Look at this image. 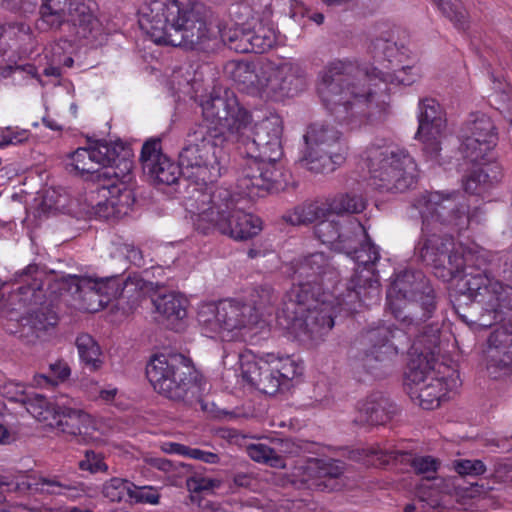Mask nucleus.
Wrapping results in <instances>:
<instances>
[{
	"mask_svg": "<svg viewBox=\"0 0 512 512\" xmlns=\"http://www.w3.org/2000/svg\"><path fill=\"white\" fill-rule=\"evenodd\" d=\"M403 336V329H393L390 326H380L367 331L365 340L372 345L369 354L380 361L384 360L386 355L396 354L399 346L394 340Z\"/></svg>",
	"mask_w": 512,
	"mask_h": 512,
	"instance_id": "obj_32",
	"label": "nucleus"
},
{
	"mask_svg": "<svg viewBox=\"0 0 512 512\" xmlns=\"http://www.w3.org/2000/svg\"><path fill=\"white\" fill-rule=\"evenodd\" d=\"M350 256L357 262L358 267L346 284V292H340L337 299L340 305L347 306V310L357 311V303L359 306H368V301L376 302L380 298L379 283L373 268L380 254L368 238Z\"/></svg>",
	"mask_w": 512,
	"mask_h": 512,
	"instance_id": "obj_13",
	"label": "nucleus"
},
{
	"mask_svg": "<svg viewBox=\"0 0 512 512\" xmlns=\"http://www.w3.org/2000/svg\"><path fill=\"white\" fill-rule=\"evenodd\" d=\"M424 322H421L417 327L408 329L402 325L406 334L410 337H415L412 350L416 357H413L409 363V371L407 372V379L409 381L419 382L425 376V369L435 368L438 362V357L441 353V327L438 322L425 325L420 331V327Z\"/></svg>",
	"mask_w": 512,
	"mask_h": 512,
	"instance_id": "obj_16",
	"label": "nucleus"
},
{
	"mask_svg": "<svg viewBox=\"0 0 512 512\" xmlns=\"http://www.w3.org/2000/svg\"><path fill=\"white\" fill-rule=\"evenodd\" d=\"M187 485L190 490L198 492L201 490H207L213 487L212 480L205 478L192 477L187 480Z\"/></svg>",
	"mask_w": 512,
	"mask_h": 512,
	"instance_id": "obj_63",
	"label": "nucleus"
},
{
	"mask_svg": "<svg viewBox=\"0 0 512 512\" xmlns=\"http://www.w3.org/2000/svg\"><path fill=\"white\" fill-rule=\"evenodd\" d=\"M451 247V239H445L438 235H432L425 239L423 242H420L416 247V250L424 262L439 268L445 267L446 256H448Z\"/></svg>",
	"mask_w": 512,
	"mask_h": 512,
	"instance_id": "obj_33",
	"label": "nucleus"
},
{
	"mask_svg": "<svg viewBox=\"0 0 512 512\" xmlns=\"http://www.w3.org/2000/svg\"><path fill=\"white\" fill-rule=\"evenodd\" d=\"M425 376L419 382L410 381L411 397L418 400V404L426 410H432L440 406L447 395V387L442 378L434 376L435 368L425 369Z\"/></svg>",
	"mask_w": 512,
	"mask_h": 512,
	"instance_id": "obj_30",
	"label": "nucleus"
},
{
	"mask_svg": "<svg viewBox=\"0 0 512 512\" xmlns=\"http://www.w3.org/2000/svg\"><path fill=\"white\" fill-rule=\"evenodd\" d=\"M246 35V29L235 27L222 32L221 38L225 45H228L230 49L236 51V47L245 44L244 38Z\"/></svg>",
	"mask_w": 512,
	"mask_h": 512,
	"instance_id": "obj_58",
	"label": "nucleus"
},
{
	"mask_svg": "<svg viewBox=\"0 0 512 512\" xmlns=\"http://www.w3.org/2000/svg\"><path fill=\"white\" fill-rule=\"evenodd\" d=\"M368 169L364 189L406 192L417 188L419 170L414 158L385 139L371 142L361 154Z\"/></svg>",
	"mask_w": 512,
	"mask_h": 512,
	"instance_id": "obj_5",
	"label": "nucleus"
},
{
	"mask_svg": "<svg viewBox=\"0 0 512 512\" xmlns=\"http://www.w3.org/2000/svg\"><path fill=\"white\" fill-rule=\"evenodd\" d=\"M312 292L310 282L293 284L287 293L283 313L286 314L291 326L307 339L321 340L334 326L333 292H323L318 296ZM337 294L335 299L338 302ZM347 311V306L343 305ZM348 312H350L348 310Z\"/></svg>",
	"mask_w": 512,
	"mask_h": 512,
	"instance_id": "obj_7",
	"label": "nucleus"
},
{
	"mask_svg": "<svg viewBox=\"0 0 512 512\" xmlns=\"http://www.w3.org/2000/svg\"><path fill=\"white\" fill-rule=\"evenodd\" d=\"M459 139L463 157L482 166L463 177L464 191L492 189L502 176L499 165L493 162L498 139L493 121L484 113L470 114L460 128Z\"/></svg>",
	"mask_w": 512,
	"mask_h": 512,
	"instance_id": "obj_4",
	"label": "nucleus"
},
{
	"mask_svg": "<svg viewBox=\"0 0 512 512\" xmlns=\"http://www.w3.org/2000/svg\"><path fill=\"white\" fill-rule=\"evenodd\" d=\"M277 31L269 19L260 20L252 29L247 30L244 45L236 47L240 53H264L271 49L277 41Z\"/></svg>",
	"mask_w": 512,
	"mask_h": 512,
	"instance_id": "obj_31",
	"label": "nucleus"
},
{
	"mask_svg": "<svg viewBox=\"0 0 512 512\" xmlns=\"http://www.w3.org/2000/svg\"><path fill=\"white\" fill-rule=\"evenodd\" d=\"M419 126L417 138L423 144V156L431 166L442 165L441 139L446 131V118L440 104L432 98H426L419 104Z\"/></svg>",
	"mask_w": 512,
	"mask_h": 512,
	"instance_id": "obj_17",
	"label": "nucleus"
},
{
	"mask_svg": "<svg viewBox=\"0 0 512 512\" xmlns=\"http://www.w3.org/2000/svg\"><path fill=\"white\" fill-rule=\"evenodd\" d=\"M327 215L325 205L303 203L286 212L282 218L291 225H307Z\"/></svg>",
	"mask_w": 512,
	"mask_h": 512,
	"instance_id": "obj_36",
	"label": "nucleus"
},
{
	"mask_svg": "<svg viewBox=\"0 0 512 512\" xmlns=\"http://www.w3.org/2000/svg\"><path fill=\"white\" fill-rule=\"evenodd\" d=\"M1 393L3 396L8 398L11 401L22 403L26 394L24 391V386L14 382L5 383L1 387Z\"/></svg>",
	"mask_w": 512,
	"mask_h": 512,
	"instance_id": "obj_60",
	"label": "nucleus"
},
{
	"mask_svg": "<svg viewBox=\"0 0 512 512\" xmlns=\"http://www.w3.org/2000/svg\"><path fill=\"white\" fill-rule=\"evenodd\" d=\"M299 283L310 282L312 292L318 296L323 292H331L330 289L338 290L335 283L338 273L329 262L328 257L322 252H316L305 257L298 265L296 272Z\"/></svg>",
	"mask_w": 512,
	"mask_h": 512,
	"instance_id": "obj_24",
	"label": "nucleus"
},
{
	"mask_svg": "<svg viewBox=\"0 0 512 512\" xmlns=\"http://www.w3.org/2000/svg\"><path fill=\"white\" fill-rule=\"evenodd\" d=\"M146 376L156 392L174 402L189 405L197 397L195 369L183 354L153 355L146 365Z\"/></svg>",
	"mask_w": 512,
	"mask_h": 512,
	"instance_id": "obj_10",
	"label": "nucleus"
},
{
	"mask_svg": "<svg viewBox=\"0 0 512 512\" xmlns=\"http://www.w3.org/2000/svg\"><path fill=\"white\" fill-rule=\"evenodd\" d=\"M51 376L42 375L41 378L47 384L57 385L58 382H63L70 376L71 369L69 365L63 360H57L49 365Z\"/></svg>",
	"mask_w": 512,
	"mask_h": 512,
	"instance_id": "obj_55",
	"label": "nucleus"
},
{
	"mask_svg": "<svg viewBox=\"0 0 512 512\" xmlns=\"http://www.w3.org/2000/svg\"><path fill=\"white\" fill-rule=\"evenodd\" d=\"M76 346L80 359L92 371H96L102 366V360L100 359L101 350L92 336L89 334H80L76 338Z\"/></svg>",
	"mask_w": 512,
	"mask_h": 512,
	"instance_id": "obj_40",
	"label": "nucleus"
},
{
	"mask_svg": "<svg viewBox=\"0 0 512 512\" xmlns=\"http://www.w3.org/2000/svg\"><path fill=\"white\" fill-rule=\"evenodd\" d=\"M153 303L157 312L172 324L186 317L188 301L179 293L170 292L159 295L153 300Z\"/></svg>",
	"mask_w": 512,
	"mask_h": 512,
	"instance_id": "obj_34",
	"label": "nucleus"
},
{
	"mask_svg": "<svg viewBox=\"0 0 512 512\" xmlns=\"http://www.w3.org/2000/svg\"><path fill=\"white\" fill-rule=\"evenodd\" d=\"M226 71L241 90L250 94L265 96L267 77L272 72L268 60L258 62L233 61L226 66Z\"/></svg>",
	"mask_w": 512,
	"mask_h": 512,
	"instance_id": "obj_26",
	"label": "nucleus"
},
{
	"mask_svg": "<svg viewBox=\"0 0 512 512\" xmlns=\"http://www.w3.org/2000/svg\"><path fill=\"white\" fill-rule=\"evenodd\" d=\"M246 451L249 457L256 462L264 463L274 468L286 467L285 460L276 456L273 445L270 447L263 443L250 444L247 446Z\"/></svg>",
	"mask_w": 512,
	"mask_h": 512,
	"instance_id": "obj_45",
	"label": "nucleus"
},
{
	"mask_svg": "<svg viewBox=\"0 0 512 512\" xmlns=\"http://www.w3.org/2000/svg\"><path fill=\"white\" fill-rule=\"evenodd\" d=\"M117 156L116 148L106 141H95L88 147H80L70 155L71 171L99 185V189H117L127 192L136 189L134 176L131 173L132 163L123 161L121 175L116 168L110 166Z\"/></svg>",
	"mask_w": 512,
	"mask_h": 512,
	"instance_id": "obj_9",
	"label": "nucleus"
},
{
	"mask_svg": "<svg viewBox=\"0 0 512 512\" xmlns=\"http://www.w3.org/2000/svg\"><path fill=\"white\" fill-rule=\"evenodd\" d=\"M450 194H446L444 197L443 194H421L419 199H417L414 203L416 209L419 210L421 217L425 221L430 216L433 217L438 210V201L448 199Z\"/></svg>",
	"mask_w": 512,
	"mask_h": 512,
	"instance_id": "obj_49",
	"label": "nucleus"
},
{
	"mask_svg": "<svg viewBox=\"0 0 512 512\" xmlns=\"http://www.w3.org/2000/svg\"><path fill=\"white\" fill-rule=\"evenodd\" d=\"M344 472V463L334 459H308L305 464L295 468L294 476L308 487L321 491L337 489L336 480Z\"/></svg>",
	"mask_w": 512,
	"mask_h": 512,
	"instance_id": "obj_22",
	"label": "nucleus"
},
{
	"mask_svg": "<svg viewBox=\"0 0 512 512\" xmlns=\"http://www.w3.org/2000/svg\"><path fill=\"white\" fill-rule=\"evenodd\" d=\"M135 201L133 194H110L96 206V213L102 218L121 217L129 211V206Z\"/></svg>",
	"mask_w": 512,
	"mask_h": 512,
	"instance_id": "obj_37",
	"label": "nucleus"
},
{
	"mask_svg": "<svg viewBox=\"0 0 512 512\" xmlns=\"http://www.w3.org/2000/svg\"><path fill=\"white\" fill-rule=\"evenodd\" d=\"M278 301V295L269 285L255 287L250 293V305L253 313H257L258 320L265 311L274 306Z\"/></svg>",
	"mask_w": 512,
	"mask_h": 512,
	"instance_id": "obj_42",
	"label": "nucleus"
},
{
	"mask_svg": "<svg viewBox=\"0 0 512 512\" xmlns=\"http://www.w3.org/2000/svg\"><path fill=\"white\" fill-rule=\"evenodd\" d=\"M127 258L137 266H142L144 264L143 255L140 249L133 245L126 244L125 245Z\"/></svg>",
	"mask_w": 512,
	"mask_h": 512,
	"instance_id": "obj_64",
	"label": "nucleus"
},
{
	"mask_svg": "<svg viewBox=\"0 0 512 512\" xmlns=\"http://www.w3.org/2000/svg\"><path fill=\"white\" fill-rule=\"evenodd\" d=\"M276 456L284 460L287 456H298L303 450V444L290 438H275L272 440Z\"/></svg>",
	"mask_w": 512,
	"mask_h": 512,
	"instance_id": "obj_51",
	"label": "nucleus"
},
{
	"mask_svg": "<svg viewBox=\"0 0 512 512\" xmlns=\"http://www.w3.org/2000/svg\"><path fill=\"white\" fill-rule=\"evenodd\" d=\"M272 72L267 77V91L265 97L278 98L293 96L306 86L304 69L295 62H272L268 60Z\"/></svg>",
	"mask_w": 512,
	"mask_h": 512,
	"instance_id": "obj_21",
	"label": "nucleus"
},
{
	"mask_svg": "<svg viewBox=\"0 0 512 512\" xmlns=\"http://www.w3.org/2000/svg\"><path fill=\"white\" fill-rule=\"evenodd\" d=\"M22 404L28 413L40 422H45L53 426L52 419L56 413V402L51 404L44 396L40 394H26Z\"/></svg>",
	"mask_w": 512,
	"mask_h": 512,
	"instance_id": "obj_38",
	"label": "nucleus"
},
{
	"mask_svg": "<svg viewBox=\"0 0 512 512\" xmlns=\"http://www.w3.org/2000/svg\"><path fill=\"white\" fill-rule=\"evenodd\" d=\"M512 271L503 270L494 275L487 264L471 267L466 272L469 306L458 303L455 306L459 318L470 327L488 328L501 321L505 309L511 307L512 301Z\"/></svg>",
	"mask_w": 512,
	"mask_h": 512,
	"instance_id": "obj_3",
	"label": "nucleus"
},
{
	"mask_svg": "<svg viewBox=\"0 0 512 512\" xmlns=\"http://www.w3.org/2000/svg\"><path fill=\"white\" fill-rule=\"evenodd\" d=\"M340 229L337 222L323 220L315 226V235L322 243L334 249L336 241L339 240Z\"/></svg>",
	"mask_w": 512,
	"mask_h": 512,
	"instance_id": "obj_50",
	"label": "nucleus"
},
{
	"mask_svg": "<svg viewBox=\"0 0 512 512\" xmlns=\"http://www.w3.org/2000/svg\"><path fill=\"white\" fill-rule=\"evenodd\" d=\"M39 14L41 27L58 30L67 24L70 34L84 45H96L102 40V25L88 0H42Z\"/></svg>",
	"mask_w": 512,
	"mask_h": 512,
	"instance_id": "obj_11",
	"label": "nucleus"
},
{
	"mask_svg": "<svg viewBox=\"0 0 512 512\" xmlns=\"http://www.w3.org/2000/svg\"><path fill=\"white\" fill-rule=\"evenodd\" d=\"M26 321L27 325H29L36 333V336L39 337L41 332H45L49 328L56 326L58 316L50 307L41 306L29 312Z\"/></svg>",
	"mask_w": 512,
	"mask_h": 512,
	"instance_id": "obj_43",
	"label": "nucleus"
},
{
	"mask_svg": "<svg viewBox=\"0 0 512 512\" xmlns=\"http://www.w3.org/2000/svg\"><path fill=\"white\" fill-rule=\"evenodd\" d=\"M454 468L459 475L479 476L486 472V466L481 460H457Z\"/></svg>",
	"mask_w": 512,
	"mask_h": 512,
	"instance_id": "obj_56",
	"label": "nucleus"
},
{
	"mask_svg": "<svg viewBox=\"0 0 512 512\" xmlns=\"http://www.w3.org/2000/svg\"><path fill=\"white\" fill-rule=\"evenodd\" d=\"M485 254L480 253L477 255L469 254L465 257L457 253H452V250L446 256V263L449 267H447V275L454 276L456 273L464 272L466 276V272L470 271L471 267H478L481 265H485ZM446 269V267H444Z\"/></svg>",
	"mask_w": 512,
	"mask_h": 512,
	"instance_id": "obj_41",
	"label": "nucleus"
},
{
	"mask_svg": "<svg viewBox=\"0 0 512 512\" xmlns=\"http://www.w3.org/2000/svg\"><path fill=\"white\" fill-rule=\"evenodd\" d=\"M396 413L394 403L382 393H373L357 406L354 421L360 425H383Z\"/></svg>",
	"mask_w": 512,
	"mask_h": 512,
	"instance_id": "obj_29",
	"label": "nucleus"
},
{
	"mask_svg": "<svg viewBox=\"0 0 512 512\" xmlns=\"http://www.w3.org/2000/svg\"><path fill=\"white\" fill-rule=\"evenodd\" d=\"M128 495L139 503L156 505L160 500V494L157 489L150 486L140 487L133 483L128 488Z\"/></svg>",
	"mask_w": 512,
	"mask_h": 512,
	"instance_id": "obj_54",
	"label": "nucleus"
},
{
	"mask_svg": "<svg viewBox=\"0 0 512 512\" xmlns=\"http://www.w3.org/2000/svg\"><path fill=\"white\" fill-rule=\"evenodd\" d=\"M249 200L243 194H199L187 210L198 215L199 221H206L220 233L235 240H247L262 230L259 217L246 213Z\"/></svg>",
	"mask_w": 512,
	"mask_h": 512,
	"instance_id": "obj_6",
	"label": "nucleus"
},
{
	"mask_svg": "<svg viewBox=\"0 0 512 512\" xmlns=\"http://www.w3.org/2000/svg\"><path fill=\"white\" fill-rule=\"evenodd\" d=\"M52 422V427H56L63 434L85 442L89 430L94 428L92 417L79 407L78 400L65 395L56 397V413Z\"/></svg>",
	"mask_w": 512,
	"mask_h": 512,
	"instance_id": "obj_20",
	"label": "nucleus"
},
{
	"mask_svg": "<svg viewBox=\"0 0 512 512\" xmlns=\"http://www.w3.org/2000/svg\"><path fill=\"white\" fill-rule=\"evenodd\" d=\"M140 160L144 173L154 182L172 185L182 174L180 163H173L164 155L157 140L147 141L143 145Z\"/></svg>",
	"mask_w": 512,
	"mask_h": 512,
	"instance_id": "obj_25",
	"label": "nucleus"
},
{
	"mask_svg": "<svg viewBox=\"0 0 512 512\" xmlns=\"http://www.w3.org/2000/svg\"><path fill=\"white\" fill-rule=\"evenodd\" d=\"M303 138L306 150L301 164L306 169L315 173H329L344 161L347 148L342 132L331 120L310 124Z\"/></svg>",
	"mask_w": 512,
	"mask_h": 512,
	"instance_id": "obj_12",
	"label": "nucleus"
},
{
	"mask_svg": "<svg viewBox=\"0 0 512 512\" xmlns=\"http://www.w3.org/2000/svg\"><path fill=\"white\" fill-rule=\"evenodd\" d=\"M187 0H150L139 11V25L157 44H167Z\"/></svg>",
	"mask_w": 512,
	"mask_h": 512,
	"instance_id": "obj_15",
	"label": "nucleus"
},
{
	"mask_svg": "<svg viewBox=\"0 0 512 512\" xmlns=\"http://www.w3.org/2000/svg\"><path fill=\"white\" fill-rule=\"evenodd\" d=\"M187 457L202 461L207 464H218L220 462V456L217 453L199 448L189 447Z\"/></svg>",
	"mask_w": 512,
	"mask_h": 512,
	"instance_id": "obj_61",
	"label": "nucleus"
},
{
	"mask_svg": "<svg viewBox=\"0 0 512 512\" xmlns=\"http://www.w3.org/2000/svg\"><path fill=\"white\" fill-rule=\"evenodd\" d=\"M37 485L41 486V491L49 494H61L63 490L71 488L69 484L60 482L57 477H40Z\"/></svg>",
	"mask_w": 512,
	"mask_h": 512,
	"instance_id": "obj_59",
	"label": "nucleus"
},
{
	"mask_svg": "<svg viewBox=\"0 0 512 512\" xmlns=\"http://www.w3.org/2000/svg\"><path fill=\"white\" fill-rule=\"evenodd\" d=\"M267 362L257 360L253 356H242L240 358V373L243 380L254 386Z\"/></svg>",
	"mask_w": 512,
	"mask_h": 512,
	"instance_id": "obj_47",
	"label": "nucleus"
},
{
	"mask_svg": "<svg viewBox=\"0 0 512 512\" xmlns=\"http://www.w3.org/2000/svg\"><path fill=\"white\" fill-rule=\"evenodd\" d=\"M371 51L379 66L360 67L356 62L338 60L321 75L319 96L334 122L354 129L380 109L378 83L411 85L421 76L415 63L405 65L407 49L387 39H376Z\"/></svg>",
	"mask_w": 512,
	"mask_h": 512,
	"instance_id": "obj_2",
	"label": "nucleus"
},
{
	"mask_svg": "<svg viewBox=\"0 0 512 512\" xmlns=\"http://www.w3.org/2000/svg\"><path fill=\"white\" fill-rule=\"evenodd\" d=\"M15 287L4 297L3 310H21L40 303L44 297L42 292V272L38 265L29 264L14 275Z\"/></svg>",
	"mask_w": 512,
	"mask_h": 512,
	"instance_id": "obj_19",
	"label": "nucleus"
},
{
	"mask_svg": "<svg viewBox=\"0 0 512 512\" xmlns=\"http://www.w3.org/2000/svg\"><path fill=\"white\" fill-rule=\"evenodd\" d=\"M203 121L188 132L186 144L179 153L182 175L201 187H207L221 176L224 146L238 144L240 153L251 161L237 180L240 191L253 189L279 192L297 189V183L285 186L263 172L260 163H274L282 156L281 119L266 117L252 126V116L235 94L210 96L202 102Z\"/></svg>",
	"mask_w": 512,
	"mask_h": 512,
	"instance_id": "obj_1",
	"label": "nucleus"
},
{
	"mask_svg": "<svg viewBox=\"0 0 512 512\" xmlns=\"http://www.w3.org/2000/svg\"><path fill=\"white\" fill-rule=\"evenodd\" d=\"M369 238L365 228L357 220H350L341 226L339 240L336 241L334 249L352 255V252Z\"/></svg>",
	"mask_w": 512,
	"mask_h": 512,
	"instance_id": "obj_35",
	"label": "nucleus"
},
{
	"mask_svg": "<svg viewBox=\"0 0 512 512\" xmlns=\"http://www.w3.org/2000/svg\"><path fill=\"white\" fill-rule=\"evenodd\" d=\"M81 470H87L91 473L106 471L107 465L103 462V458L92 450L85 452V458L79 462Z\"/></svg>",
	"mask_w": 512,
	"mask_h": 512,
	"instance_id": "obj_57",
	"label": "nucleus"
},
{
	"mask_svg": "<svg viewBox=\"0 0 512 512\" xmlns=\"http://www.w3.org/2000/svg\"><path fill=\"white\" fill-rule=\"evenodd\" d=\"M387 304L401 325L417 327L433 317L435 293L421 271L399 273L387 292Z\"/></svg>",
	"mask_w": 512,
	"mask_h": 512,
	"instance_id": "obj_8",
	"label": "nucleus"
},
{
	"mask_svg": "<svg viewBox=\"0 0 512 512\" xmlns=\"http://www.w3.org/2000/svg\"><path fill=\"white\" fill-rule=\"evenodd\" d=\"M216 38L204 19L187 2L180 19L166 45L186 49H205L207 43Z\"/></svg>",
	"mask_w": 512,
	"mask_h": 512,
	"instance_id": "obj_18",
	"label": "nucleus"
},
{
	"mask_svg": "<svg viewBox=\"0 0 512 512\" xmlns=\"http://www.w3.org/2000/svg\"><path fill=\"white\" fill-rule=\"evenodd\" d=\"M252 307L233 300L203 304L197 314L198 323L208 335L233 331L258 323Z\"/></svg>",
	"mask_w": 512,
	"mask_h": 512,
	"instance_id": "obj_14",
	"label": "nucleus"
},
{
	"mask_svg": "<svg viewBox=\"0 0 512 512\" xmlns=\"http://www.w3.org/2000/svg\"><path fill=\"white\" fill-rule=\"evenodd\" d=\"M366 201L361 194H335L325 205L327 214L360 213L365 209Z\"/></svg>",
	"mask_w": 512,
	"mask_h": 512,
	"instance_id": "obj_39",
	"label": "nucleus"
},
{
	"mask_svg": "<svg viewBox=\"0 0 512 512\" xmlns=\"http://www.w3.org/2000/svg\"><path fill=\"white\" fill-rule=\"evenodd\" d=\"M161 449L168 454H178L187 457L189 446L175 442H166L162 444Z\"/></svg>",
	"mask_w": 512,
	"mask_h": 512,
	"instance_id": "obj_62",
	"label": "nucleus"
},
{
	"mask_svg": "<svg viewBox=\"0 0 512 512\" xmlns=\"http://www.w3.org/2000/svg\"><path fill=\"white\" fill-rule=\"evenodd\" d=\"M31 133L27 129L19 127H6L1 130L0 134V148L8 145H19L27 142Z\"/></svg>",
	"mask_w": 512,
	"mask_h": 512,
	"instance_id": "obj_53",
	"label": "nucleus"
},
{
	"mask_svg": "<svg viewBox=\"0 0 512 512\" xmlns=\"http://www.w3.org/2000/svg\"><path fill=\"white\" fill-rule=\"evenodd\" d=\"M366 457L376 456L382 463L390 460L408 463L418 475H423L427 480L435 479L440 467V461L430 455L414 456L411 453L394 450L390 448L370 447L363 450Z\"/></svg>",
	"mask_w": 512,
	"mask_h": 512,
	"instance_id": "obj_27",
	"label": "nucleus"
},
{
	"mask_svg": "<svg viewBox=\"0 0 512 512\" xmlns=\"http://www.w3.org/2000/svg\"><path fill=\"white\" fill-rule=\"evenodd\" d=\"M488 342L487 369L494 372L512 370V323L496 328Z\"/></svg>",
	"mask_w": 512,
	"mask_h": 512,
	"instance_id": "obj_28",
	"label": "nucleus"
},
{
	"mask_svg": "<svg viewBox=\"0 0 512 512\" xmlns=\"http://www.w3.org/2000/svg\"><path fill=\"white\" fill-rule=\"evenodd\" d=\"M437 4L441 12L447 17L457 29L465 30L468 28V16L466 9L458 0H432Z\"/></svg>",
	"mask_w": 512,
	"mask_h": 512,
	"instance_id": "obj_44",
	"label": "nucleus"
},
{
	"mask_svg": "<svg viewBox=\"0 0 512 512\" xmlns=\"http://www.w3.org/2000/svg\"><path fill=\"white\" fill-rule=\"evenodd\" d=\"M71 285L75 286V292L80 294L86 303V309L90 312L104 308L112 298H117L123 291L117 277L93 279L72 276Z\"/></svg>",
	"mask_w": 512,
	"mask_h": 512,
	"instance_id": "obj_23",
	"label": "nucleus"
},
{
	"mask_svg": "<svg viewBox=\"0 0 512 512\" xmlns=\"http://www.w3.org/2000/svg\"><path fill=\"white\" fill-rule=\"evenodd\" d=\"M130 482L121 478H112L103 486V495L112 502H120L125 492L128 493V488L131 487Z\"/></svg>",
	"mask_w": 512,
	"mask_h": 512,
	"instance_id": "obj_52",
	"label": "nucleus"
},
{
	"mask_svg": "<svg viewBox=\"0 0 512 512\" xmlns=\"http://www.w3.org/2000/svg\"><path fill=\"white\" fill-rule=\"evenodd\" d=\"M273 368L276 369L277 377L283 386H287L289 382L299 373L298 366L290 357H280L270 360Z\"/></svg>",
	"mask_w": 512,
	"mask_h": 512,
	"instance_id": "obj_48",
	"label": "nucleus"
},
{
	"mask_svg": "<svg viewBox=\"0 0 512 512\" xmlns=\"http://www.w3.org/2000/svg\"><path fill=\"white\" fill-rule=\"evenodd\" d=\"M275 371L276 369L273 368L270 361H268L267 364H264L261 376L257 378L254 387L268 395L276 394L283 385Z\"/></svg>",
	"mask_w": 512,
	"mask_h": 512,
	"instance_id": "obj_46",
	"label": "nucleus"
}]
</instances>
